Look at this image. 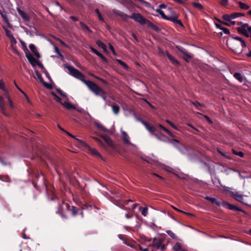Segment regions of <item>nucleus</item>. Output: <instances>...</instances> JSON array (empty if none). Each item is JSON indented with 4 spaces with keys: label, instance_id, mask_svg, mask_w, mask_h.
Returning a JSON list of instances; mask_svg holds the SVG:
<instances>
[{
    "label": "nucleus",
    "instance_id": "nucleus-60",
    "mask_svg": "<svg viewBox=\"0 0 251 251\" xmlns=\"http://www.w3.org/2000/svg\"><path fill=\"white\" fill-rule=\"evenodd\" d=\"M4 105L3 98L2 97L0 96V106L3 107L4 106Z\"/></svg>",
    "mask_w": 251,
    "mask_h": 251
},
{
    "label": "nucleus",
    "instance_id": "nucleus-40",
    "mask_svg": "<svg viewBox=\"0 0 251 251\" xmlns=\"http://www.w3.org/2000/svg\"><path fill=\"white\" fill-rule=\"evenodd\" d=\"M51 95L53 96L54 99L56 101L60 102V103H62V102H61V99L59 97H58L54 93L52 92Z\"/></svg>",
    "mask_w": 251,
    "mask_h": 251
},
{
    "label": "nucleus",
    "instance_id": "nucleus-25",
    "mask_svg": "<svg viewBox=\"0 0 251 251\" xmlns=\"http://www.w3.org/2000/svg\"><path fill=\"white\" fill-rule=\"evenodd\" d=\"M238 3L240 7L244 10H247L250 8V6L248 4L242 2L241 1H238Z\"/></svg>",
    "mask_w": 251,
    "mask_h": 251
},
{
    "label": "nucleus",
    "instance_id": "nucleus-7",
    "mask_svg": "<svg viewBox=\"0 0 251 251\" xmlns=\"http://www.w3.org/2000/svg\"><path fill=\"white\" fill-rule=\"evenodd\" d=\"M152 246L156 249L164 251L166 249L165 245L162 246V241L158 238H154L152 243Z\"/></svg>",
    "mask_w": 251,
    "mask_h": 251
},
{
    "label": "nucleus",
    "instance_id": "nucleus-58",
    "mask_svg": "<svg viewBox=\"0 0 251 251\" xmlns=\"http://www.w3.org/2000/svg\"><path fill=\"white\" fill-rule=\"evenodd\" d=\"M14 84L16 87V88L22 93H23L24 95H25V93L17 85L15 81H14Z\"/></svg>",
    "mask_w": 251,
    "mask_h": 251
},
{
    "label": "nucleus",
    "instance_id": "nucleus-56",
    "mask_svg": "<svg viewBox=\"0 0 251 251\" xmlns=\"http://www.w3.org/2000/svg\"><path fill=\"white\" fill-rule=\"evenodd\" d=\"M96 78L99 80L100 81H101L102 82H103L104 84H107V81L103 79V78H101L99 77H96Z\"/></svg>",
    "mask_w": 251,
    "mask_h": 251
},
{
    "label": "nucleus",
    "instance_id": "nucleus-54",
    "mask_svg": "<svg viewBox=\"0 0 251 251\" xmlns=\"http://www.w3.org/2000/svg\"><path fill=\"white\" fill-rule=\"evenodd\" d=\"M174 1L180 3V4H185L187 1V0H173Z\"/></svg>",
    "mask_w": 251,
    "mask_h": 251
},
{
    "label": "nucleus",
    "instance_id": "nucleus-28",
    "mask_svg": "<svg viewBox=\"0 0 251 251\" xmlns=\"http://www.w3.org/2000/svg\"><path fill=\"white\" fill-rule=\"evenodd\" d=\"M139 210L141 211L143 216H144V217H146L147 216L148 213V209L147 207L142 208L141 207H140L139 208Z\"/></svg>",
    "mask_w": 251,
    "mask_h": 251
},
{
    "label": "nucleus",
    "instance_id": "nucleus-49",
    "mask_svg": "<svg viewBox=\"0 0 251 251\" xmlns=\"http://www.w3.org/2000/svg\"><path fill=\"white\" fill-rule=\"evenodd\" d=\"M57 91L58 92V93L61 95L62 97H65V98H66L67 97V95L64 93L62 90H61L60 89H57Z\"/></svg>",
    "mask_w": 251,
    "mask_h": 251
},
{
    "label": "nucleus",
    "instance_id": "nucleus-20",
    "mask_svg": "<svg viewBox=\"0 0 251 251\" xmlns=\"http://www.w3.org/2000/svg\"><path fill=\"white\" fill-rule=\"evenodd\" d=\"M222 18L225 20L230 22L232 25H234L235 24V21H232V20L233 19V18H232V16H231V14H229V15H228V14L223 15L222 16Z\"/></svg>",
    "mask_w": 251,
    "mask_h": 251
},
{
    "label": "nucleus",
    "instance_id": "nucleus-11",
    "mask_svg": "<svg viewBox=\"0 0 251 251\" xmlns=\"http://www.w3.org/2000/svg\"><path fill=\"white\" fill-rule=\"evenodd\" d=\"M176 48L179 50H180L183 53V55L185 57V59H190L193 57V55L192 54L189 53L187 51V50L183 48L180 46H177L176 47Z\"/></svg>",
    "mask_w": 251,
    "mask_h": 251
},
{
    "label": "nucleus",
    "instance_id": "nucleus-12",
    "mask_svg": "<svg viewBox=\"0 0 251 251\" xmlns=\"http://www.w3.org/2000/svg\"><path fill=\"white\" fill-rule=\"evenodd\" d=\"M113 12L116 15L120 16L124 21H126L128 18H129V16H128L126 14H125L124 13L119 10L113 9Z\"/></svg>",
    "mask_w": 251,
    "mask_h": 251
},
{
    "label": "nucleus",
    "instance_id": "nucleus-3",
    "mask_svg": "<svg viewBox=\"0 0 251 251\" xmlns=\"http://www.w3.org/2000/svg\"><path fill=\"white\" fill-rule=\"evenodd\" d=\"M230 45L232 50L236 52L242 51L246 47L245 41L238 36L233 37L230 41Z\"/></svg>",
    "mask_w": 251,
    "mask_h": 251
},
{
    "label": "nucleus",
    "instance_id": "nucleus-61",
    "mask_svg": "<svg viewBox=\"0 0 251 251\" xmlns=\"http://www.w3.org/2000/svg\"><path fill=\"white\" fill-rule=\"evenodd\" d=\"M43 84H44V85L47 87V88H51V85L50 84H49V83H47L45 82H44L43 83Z\"/></svg>",
    "mask_w": 251,
    "mask_h": 251
},
{
    "label": "nucleus",
    "instance_id": "nucleus-53",
    "mask_svg": "<svg viewBox=\"0 0 251 251\" xmlns=\"http://www.w3.org/2000/svg\"><path fill=\"white\" fill-rule=\"evenodd\" d=\"M7 100H8L9 103V105H10V107L11 108H14V105H13V104L12 103V101L11 100V99H10V97L9 96H7Z\"/></svg>",
    "mask_w": 251,
    "mask_h": 251
},
{
    "label": "nucleus",
    "instance_id": "nucleus-38",
    "mask_svg": "<svg viewBox=\"0 0 251 251\" xmlns=\"http://www.w3.org/2000/svg\"><path fill=\"white\" fill-rule=\"evenodd\" d=\"M217 27L220 28L221 30H222L223 32L226 34H229L230 32L228 28L226 27H221L220 25H217Z\"/></svg>",
    "mask_w": 251,
    "mask_h": 251
},
{
    "label": "nucleus",
    "instance_id": "nucleus-9",
    "mask_svg": "<svg viewBox=\"0 0 251 251\" xmlns=\"http://www.w3.org/2000/svg\"><path fill=\"white\" fill-rule=\"evenodd\" d=\"M26 57L32 67H34L38 64V60L30 54H26Z\"/></svg>",
    "mask_w": 251,
    "mask_h": 251
},
{
    "label": "nucleus",
    "instance_id": "nucleus-64",
    "mask_svg": "<svg viewBox=\"0 0 251 251\" xmlns=\"http://www.w3.org/2000/svg\"><path fill=\"white\" fill-rule=\"evenodd\" d=\"M159 9H164L166 8V5L165 4H161L159 5Z\"/></svg>",
    "mask_w": 251,
    "mask_h": 251
},
{
    "label": "nucleus",
    "instance_id": "nucleus-18",
    "mask_svg": "<svg viewBox=\"0 0 251 251\" xmlns=\"http://www.w3.org/2000/svg\"><path fill=\"white\" fill-rule=\"evenodd\" d=\"M90 50L92 52L94 53L97 55L99 56L102 60H103L105 62H107V59L101 53L98 51L96 49L91 47L90 48Z\"/></svg>",
    "mask_w": 251,
    "mask_h": 251
},
{
    "label": "nucleus",
    "instance_id": "nucleus-63",
    "mask_svg": "<svg viewBox=\"0 0 251 251\" xmlns=\"http://www.w3.org/2000/svg\"><path fill=\"white\" fill-rule=\"evenodd\" d=\"M57 40L63 46H65L66 47H67L68 48V46L63 41H62V40H61L60 39H57Z\"/></svg>",
    "mask_w": 251,
    "mask_h": 251
},
{
    "label": "nucleus",
    "instance_id": "nucleus-47",
    "mask_svg": "<svg viewBox=\"0 0 251 251\" xmlns=\"http://www.w3.org/2000/svg\"><path fill=\"white\" fill-rule=\"evenodd\" d=\"M165 121H166V122L168 123L173 128H174V129H175L176 130H178L177 126H176L172 122H171V121H170L168 120H166Z\"/></svg>",
    "mask_w": 251,
    "mask_h": 251
},
{
    "label": "nucleus",
    "instance_id": "nucleus-14",
    "mask_svg": "<svg viewBox=\"0 0 251 251\" xmlns=\"http://www.w3.org/2000/svg\"><path fill=\"white\" fill-rule=\"evenodd\" d=\"M232 196L235 200L242 203H244L243 195L239 194L238 192H231Z\"/></svg>",
    "mask_w": 251,
    "mask_h": 251
},
{
    "label": "nucleus",
    "instance_id": "nucleus-24",
    "mask_svg": "<svg viewBox=\"0 0 251 251\" xmlns=\"http://www.w3.org/2000/svg\"><path fill=\"white\" fill-rule=\"evenodd\" d=\"M234 77L240 82L243 81V76L242 75L239 73H236L233 75Z\"/></svg>",
    "mask_w": 251,
    "mask_h": 251
},
{
    "label": "nucleus",
    "instance_id": "nucleus-6",
    "mask_svg": "<svg viewBox=\"0 0 251 251\" xmlns=\"http://www.w3.org/2000/svg\"><path fill=\"white\" fill-rule=\"evenodd\" d=\"M77 140H78V142L82 146L87 148L92 155L98 156H100V153L96 149L91 148L85 142L81 140H80V139H77Z\"/></svg>",
    "mask_w": 251,
    "mask_h": 251
},
{
    "label": "nucleus",
    "instance_id": "nucleus-46",
    "mask_svg": "<svg viewBox=\"0 0 251 251\" xmlns=\"http://www.w3.org/2000/svg\"><path fill=\"white\" fill-rule=\"evenodd\" d=\"M72 211L73 215H76L78 213V209L75 206H72Z\"/></svg>",
    "mask_w": 251,
    "mask_h": 251
},
{
    "label": "nucleus",
    "instance_id": "nucleus-4",
    "mask_svg": "<svg viewBox=\"0 0 251 251\" xmlns=\"http://www.w3.org/2000/svg\"><path fill=\"white\" fill-rule=\"evenodd\" d=\"M137 120L140 122L152 135L155 136L158 140H163L158 135V134L155 133V132H160V129L161 128L160 127H159V125L156 126H154L149 125L147 123L144 122L140 119H137Z\"/></svg>",
    "mask_w": 251,
    "mask_h": 251
},
{
    "label": "nucleus",
    "instance_id": "nucleus-31",
    "mask_svg": "<svg viewBox=\"0 0 251 251\" xmlns=\"http://www.w3.org/2000/svg\"><path fill=\"white\" fill-rule=\"evenodd\" d=\"M192 5L196 8L201 10L203 9V6L200 3L198 2H192Z\"/></svg>",
    "mask_w": 251,
    "mask_h": 251
},
{
    "label": "nucleus",
    "instance_id": "nucleus-35",
    "mask_svg": "<svg viewBox=\"0 0 251 251\" xmlns=\"http://www.w3.org/2000/svg\"><path fill=\"white\" fill-rule=\"evenodd\" d=\"M166 233L172 238L174 239H177L176 236L172 231L168 230L166 231Z\"/></svg>",
    "mask_w": 251,
    "mask_h": 251
},
{
    "label": "nucleus",
    "instance_id": "nucleus-1",
    "mask_svg": "<svg viewBox=\"0 0 251 251\" xmlns=\"http://www.w3.org/2000/svg\"><path fill=\"white\" fill-rule=\"evenodd\" d=\"M64 67L67 69L71 75L82 81L96 95L100 96V95H106L105 92L100 88L95 83L90 80H86L85 79V75L79 70L72 66L66 65Z\"/></svg>",
    "mask_w": 251,
    "mask_h": 251
},
{
    "label": "nucleus",
    "instance_id": "nucleus-45",
    "mask_svg": "<svg viewBox=\"0 0 251 251\" xmlns=\"http://www.w3.org/2000/svg\"><path fill=\"white\" fill-rule=\"evenodd\" d=\"M29 48L30 50L33 53H35V52L37 51V49H36L35 46L33 44H30L29 46Z\"/></svg>",
    "mask_w": 251,
    "mask_h": 251
},
{
    "label": "nucleus",
    "instance_id": "nucleus-27",
    "mask_svg": "<svg viewBox=\"0 0 251 251\" xmlns=\"http://www.w3.org/2000/svg\"><path fill=\"white\" fill-rule=\"evenodd\" d=\"M96 44L99 47L102 48L104 51H106V46L101 41H100V40H97L96 41Z\"/></svg>",
    "mask_w": 251,
    "mask_h": 251
},
{
    "label": "nucleus",
    "instance_id": "nucleus-59",
    "mask_svg": "<svg viewBox=\"0 0 251 251\" xmlns=\"http://www.w3.org/2000/svg\"><path fill=\"white\" fill-rule=\"evenodd\" d=\"M53 47H54V49L55 52L57 54L60 55V54L59 53V49H58V48L54 45H53Z\"/></svg>",
    "mask_w": 251,
    "mask_h": 251
},
{
    "label": "nucleus",
    "instance_id": "nucleus-33",
    "mask_svg": "<svg viewBox=\"0 0 251 251\" xmlns=\"http://www.w3.org/2000/svg\"><path fill=\"white\" fill-rule=\"evenodd\" d=\"M116 61L126 70L128 69V66L121 60L117 59Z\"/></svg>",
    "mask_w": 251,
    "mask_h": 251
},
{
    "label": "nucleus",
    "instance_id": "nucleus-32",
    "mask_svg": "<svg viewBox=\"0 0 251 251\" xmlns=\"http://www.w3.org/2000/svg\"><path fill=\"white\" fill-rule=\"evenodd\" d=\"M167 56L169 59L172 62V63L175 65H178L179 62L177 61L174 57H173L171 54H167Z\"/></svg>",
    "mask_w": 251,
    "mask_h": 251
},
{
    "label": "nucleus",
    "instance_id": "nucleus-50",
    "mask_svg": "<svg viewBox=\"0 0 251 251\" xmlns=\"http://www.w3.org/2000/svg\"><path fill=\"white\" fill-rule=\"evenodd\" d=\"M191 103H192L193 104H194L197 108H198L199 106H202V105L198 101H195V102L191 101Z\"/></svg>",
    "mask_w": 251,
    "mask_h": 251
},
{
    "label": "nucleus",
    "instance_id": "nucleus-44",
    "mask_svg": "<svg viewBox=\"0 0 251 251\" xmlns=\"http://www.w3.org/2000/svg\"><path fill=\"white\" fill-rule=\"evenodd\" d=\"M35 74L40 81L43 83L44 81L41 75L37 71H35Z\"/></svg>",
    "mask_w": 251,
    "mask_h": 251
},
{
    "label": "nucleus",
    "instance_id": "nucleus-41",
    "mask_svg": "<svg viewBox=\"0 0 251 251\" xmlns=\"http://www.w3.org/2000/svg\"><path fill=\"white\" fill-rule=\"evenodd\" d=\"M95 12L98 15V18H99V19L101 21H102V22H104V19L102 18V17L101 16V14H100V11L98 9H96L95 10Z\"/></svg>",
    "mask_w": 251,
    "mask_h": 251
},
{
    "label": "nucleus",
    "instance_id": "nucleus-29",
    "mask_svg": "<svg viewBox=\"0 0 251 251\" xmlns=\"http://www.w3.org/2000/svg\"><path fill=\"white\" fill-rule=\"evenodd\" d=\"M80 26H81V28H82L83 30H87L89 33H91L92 32V30L89 28V27L87 25H86L83 22H80Z\"/></svg>",
    "mask_w": 251,
    "mask_h": 251
},
{
    "label": "nucleus",
    "instance_id": "nucleus-30",
    "mask_svg": "<svg viewBox=\"0 0 251 251\" xmlns=\"http://www.w3.org/2000/svg\"><path fill=\"white\" fill-rule=\"evenodd\" d=\"M0 14L2 18L3 19L5 23H8V20L7 17V13L5 11H1L0 10Z\"/></svg>",
    "mask_w": 251,
    "mask_h": 251
},
{
    "label": "nucleus",
    "instance_id": "nucleus-51",
    "mask_svg": "<svg viewBox=\"0 0 251 251\" xmlns=\"http://www.w3.org/2000/svg\"><path fill=\"white\" fill-rule=\"evenodd\" d=\"M0 163L2 165H3L4 166H6V165H10V163L9 162H6L3 159H2L0 158Z\"/></svg>",
    "mask_w": 251,
    "mask_h": 251
},
{
    "label": "nucleus",
    "instance_id": "nucleus-13",
    "mask_svg": "<svg viewBox=\"0 0 251 251\" xmlns=\"http://www.w3.org/2000/svg\"><path fill=\"white\" fill-rule=\"evenodd\" d=\"M205 199L210 201L211 203L215 204L218 206H221L222 204L223 203V200L221 201H218L216 199L214 198H211L208 196L205 197Z\"/></svg>",
    "mask_w": 251,
    "mask_h": 251
},
{
    "label": "nucleus",
    "instance_id": "nucleus-37",
    "mask_svg": "<svg viewBox=\"0 0 251 251\" xmlns=\"http://www.w3.org/2000/svg\"><path fill=\"white\" fill-rule=\"evenodd\" d=\"M244 14L241 13H234L231 14L233 19H234L240 16H244Z\"/></svg>",
    "mask_w": 251,
    "mask_h": 251
},
{
    "label": "nucleus",
    "instance_id": "nucleus-36",
    "mask_svg": "<svg viewBox=\"0 0 251 251\" xmlns=\"http://www.w3.org/2000/svg\"><path fill=\"white\" fill-rule=\"evenodd\" d=\"M217 151L222 156L225 157L229 160L231 159V157L229 155H226V153L222 151L220 149H218Z\"/></svg>",
    "mask_w": 251,
    "mask_h": 251
},
{
    "label": "nucleus",
    "instance_id": "nucleus-34",
    "mask_svg": "<svg viewBox=\"0 0 251 251\" xmlns=\"http://www.w3.org/2000/svg\"><path fill=\"white\" fill-rule=\"evenodd\" d=\"M0 89L4 92L7 93V90L5 87L4 83L2 80H0Z\"/></svg>",
    "mask_w": 251,
    "mask_h": 251
},
{
    "label": "nucleus",
    "instance_id": "nucleus-52",
    "mask_svg": "<svg viewBox=\"0 0 251 251\" xmlns=\"http://www.w3.org/2000/svg\"><path fill=\"white\" fill-rule=\"evenodd\" d=\"M233 152L234 154H237L241 157H243V156H244V153L242 151H239V152H237L234 150H233Z\"/></svg>",
    "mask_w": 251,
    "mask_h": 251
},
{
    "label": "nucleus",
    "instance_id": "nucleus-62",
    "mask_svg": "<svg viewBox=\"0 0 251 251\" xmlns=\"http://www.w3.org/2000/svg\"><path fill=\"white\" fill-rule=\"evenodd\" d=\"M140 1L142 3L144 4H145L146 6H149V5H150V4L148 2L146 1H145V0H140Z\"/></svg>",
    "mask_w": 251,
    "mask_h": 251
},
{
    "label": "nucleus",
    "instance_id": "nucleus-57",
    "mask_svg": "<svg viewBox=\"0 0 251 251\" xmlns=\"http://www.w3.org/2000/svg\"><path fill=\"white\" fill-rule=\"evenodd\" d=\"M65 133L68 135H69V136L75 139L77 142H78V140L77 139H78L77 138H76L74 135L71 134V133H70L69 132H68V131H65Z\"/></svg>",
    "mask_w": 251,
    "mask_h": 251
},
{
    "label": "nucleus",
    "instance_id": "nucleus-16",
    "mask_svg": "<svg viewBox=\"0 0 251 251\" xmlns=\"http://www.w3.org/2000/svg\"><path fill=\"white\" fill-rule=\"evenodd\" d=\"M184 248H185L183 247V244L179 242H176L173 247L174 251H181Z\"/></svg>",
    "mask_w": 251,
    "mask_h": 251
},
{
    "label": "nucleus",
    "instance_id": "nucleus-26",
    "mask_svg": "<svg viewBox=\"0 0 251 251\" xmlns=\"http://www.w3.org/2000/svg\"><path fill=\"white\" fill-rule=\"evenodd\" d=\"M159 127H160V128L163 129L164 131H165L168 134V135L171 137H174L175 136L174 133H173L172 132H171L170 131H169L168 129H167L166 127H165L164 126H163L162 125H159Z\"/></svg>",
    "mask_w": 251,
    "mask_h": 251
},
{
    "label": "nucleus",
    "instance_id": "nucleus-10",
    "mask_svg": "<svg viewBox=\"0 0 251 251\" xmlns=\"http://www.w3.org/2000/svg\"><path fill=\"white\" fill-rule=\"evenodd\" d=\"M121 132L122 134V139L126 144L127 145H131V143L130 141V138L126 132L122 129L121 130Z\"/></svg>",
    "mask_w": 251,
    "mask_h": 251
},
{
    "label": "nucleus",
    "instance_id": "nucleus-23",
    "mask_svg": "<svg viewBox=\"0 0 251 251\" xmlns=\"http://www.w3.org/2000/svg\"><path fill=\"white\" fill-rule=\"evenodd\" d=\"M95 125L98 128H99L101 130H102L104 132H109V130L108 129H107L103 126H102V125H101L98 122H95Z\"/></svg>",
    "mask_w": 251,
    "mask_h": 251
},
{
    "label": "nucleus",
    "instance_id": "nucleus-8",
    "mask_svg": "<svg viewBox=\"0 0 251 251\" xmlns=\"http://www.w3.org/2000/svg\"><path fill=\"white\" fill-rule=\"evenodd\" d=\"M222 206H223L224 207L227 208V209H229L230 210H233L239 211H243L239 208H238L233 205L230 204L225 201H223V203L222 204Z\"/></svg>",
    "mask_w": 251,
    "mask_h": 251
},
{
    "label": "nucleus",
    "instance_id": "nucleus-19",
    "mask_svg": "<svg viewBox=\"0 0 251 251\" xmlns=\"http://www.w3.org/2000/svg\"><path fill=\"white\" fill-rule=\"evenodd\" d=\"M145 24H146L149 27L151 28L152 30L157 32L159 30V28L158 26L152 24L151 22L147 20Z\"/></svg>",
    "mask_w": 251,
    "mask_h": 251
},
{
    "label": "nucleus",
    "instance_id": "nucleus-48",
    "mask_svg": "<svg viewBox=\"0 0 251 251\" xmlns=\"http://www.w3.org/2000/svg\"><path fill=\"white\" fill-rule=\"evenodd\" d=\"M158 135L161 137V139H163V140H159L160 141L167 142L168 140V138L164 135L160 133V134Z\"/></svg>",
    "mask_w": 251,
    "mask_h": 251
},
{
    "label": "nucleus",
    "instance_id": "nucleus-5",
    "mask_svg": "<svg viewBox=\"0 0 251 251\" xmlns=\"http://www.w3.org/2000/svg\"><path fill=\"white\" fill-rule=\"evenodd\" d=\"M133 19L135 22L139 23L140 24L143 25H145L147 19L144 18L139 13H133L131 16H129V18Z\"/></svg>",
    "mask_w": 251,
    "mask_h": 251
},
{
    "label": "nucleus",
    "instance_id": "nucleus-21",
    "mask_svg": "<svg viewBox=\"0 0 251 251\" xmlns=\"http://www.w3.org/2000/svg\"><path fill=\"white\" fill-rule=\"evenodd\" d=\"M101 137L103 139L104 141L107 144V145L110 147H112L113 145V141L107 135H102Z\"/></svg>",
    "mask_w": 251,
    "mask_h": 251
},
{
    "label": "nucleus",
    "instance_id": "nucleus-43",
    "mask_svg": "<svg viewBox=\"0 0 251 251\" xmlns=\"http://www.w3.org/2000/svg\"><path fill=\"white\" fill-rule=\"evenodd\" d=\"M6 35L10 38L11 39L15 40L13 34L11 33V31L9 30H6Z\"/></svg>",
    "mask_w": 251,
    "mask_h": 251
},
{
    "label": "nucleus",
    "instance_id": "nucleus-15",
    "mask_svg": "<svg viewBox=\"0 0 251 251\" xmlns=\"http://www.w3.org/2000/svg\"><path fill=\"white\" fill-rule=\"evenodd\" d=\"M108 106H110L112 108V111L115 115H118L120 112V106L117 104H111L110 101L108 102Z\"/></svg>",
    "mask_w": 251,
    "mask_h": 251
},
{
    "label": "nucleus",
    "instance_id": "nucleus-42",
    "mask_svg": "<svg viewBox=\"0 0 251 251\" xmlns=\"http://www.w3.org/2000/svg\"><path fill=\"white\" fill-rule=\"evenodd\" d=\"M220 4L223 6H226L228 4V0H221Z\"/></svg>",
    "mask_w": 251,
    "mask_h": 251
},
{
    "label": "nucleus",
    "instance_id": "nucleus-17",
    "mask_svg": "<svg viewBox=\"0 0 251 251\" xmlns=\"http://www.w3.org/2000/svg\"><path fill=\"white\" fill-rule=\"evenodd\" d=\"M17 11H18V13L21 16L22 18L25 21H29L30 19H29V16L26 12L22 11L20 8H18Z\"/></svg>",
    "mask_w": 251,
    "mask_h": 251
},
{
    "label": "nucleus",
    "instance_id": "nucleus-55",
    "mask_svg": "<svg viewBox=\"0 0 251 251\" xmlns=\"http://www.w3.org/2000/svg\"><path fill=\"white\" fill-rule=\"evenodd\" d=\"M94 139L96 141H97L100 145H101V146H103V144L102 143V142L101 141V140H100V139L98 138H96V137H94Z\"/></svg>",
    "mask_w": 251,
    "mask_h": 251
},
{
    "label": "nucleus",
    "instance_id": "nucleus-2",
    "mask_svg": "<svg viewBox=\"0 0 251 251\" xmlns=\"http://www.w3.org/2000/svg\"><path fill=\"white\" fill-rule=\"evenodd\" d=\"M168 10L172 13V15L170 16H166L164 12L160 9H156L155 10L156 12L159 13L161 16L162 19L170 21L174 23L179 25L183 26V24L182 22L180 20H178V15L176 14L171 8H169Z\"/></svg>",
    "mask_w": 251,
    "mask_h": 251
},
{
    "label": "nucleus",
    "instance_id": "nucleus-22",
    "mask_svg": "<svg viewBox=\"0 0 251 251\" xmlns=\"http://www.w3.org/2000/svg\"><path fill=\"white\" fill-rule=\"evenodd\" d=\"M61 104L63 105L65 108L68 109H75V106L73 105L71 103L68 101H64Z\"/></svg>",
    "mask_w": 251,
    "mask_h": 251
},
{
    "label": "nucleus",
    "instance_id": "nucleus-39",
    "mask_svg": "<svg viewBox=\"0 0 251 251\" xmlns=\"http://www.w3.org/2000/svg\"><path fill=\"white\" fill-rule=\"evenodd\" d=\"M75 109L77 111H78L80 113H85L86 114H87L88 116H90V114L88 112H86L83 108H82L81 107H77V108L75 107Z\"/></svg>",
    "mask_w": 251,
    "mask_h": 251
}]
</instances>
